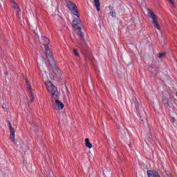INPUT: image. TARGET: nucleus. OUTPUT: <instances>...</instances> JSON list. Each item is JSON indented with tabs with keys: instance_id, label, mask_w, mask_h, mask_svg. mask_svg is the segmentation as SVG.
<instances>
[{
	"instance_id": "1",
	"label": "nucleus",
	"mask_w": 177,
	"mask_h": 177,
	"mask_svg": "<svg viewBox=\"0 0 177 177\" xmlns=\"http://www.w3.org/2000/svg\"><path fill=\"white\" fill-rule=\"evenodd\" d=\"M44 46L45 55L49 63V65L50 66L51 68H53L54 73L57 74V75H60V69L57 68V66H56V62L53 59V55L52 54V52L50 51V50H49V46H48V45H46Z\"/></svg>"
},
{
	"instance_id": "2",
	"label": "nucleus",
	"mask_w": 177,
	"mask_h": 177,
	"mask_svg": "<svg viewBox=\"0 0 177 177\" xmlns=\"http://www.w3.org/2000/svg\"><path fill=\"white\" fill-rule=\"evenodd\" d=\"M47 86V91L50 95L52 99H59L60 97V93L57 91V87L53 85L50 82L48 81L46 82Z\"/></svg>"
},
{
	"instance_id": "3",
	"label": "nucleus",
	"mask_w": 177,
	"mask_h": 177,
	"mask_svg": "<svg viewBox=\"0 0 177 177\" xmlns=\"http://www.w3.org/2000/svg\"><path fill=\"white\" fill-rule=\"evenodd\" d=\"M72 27L77 35L80 37V38H84V32L81 31L82 28V24L81 22V19H80V15H78L77 19L73 20Z\"/></svg>"
},
{
	"instance_id": "4",
	"label": "nucleus",
	"mask_w": 177,
	"mask_h": 177,
	"mask_svg": "<svg viewBox=\"0 0 177 177\" xmlns=\"http://www.w3.org/2000/svg\"><path fill=\"white\" fill-rule=\"evenodd\" d=\"M147 12L149 17L152 19V24L153 25V27L160 31V30H161V27H160V24H158L157 15L149 8H147Z\"/></svg>"
},
{
	"instance_id": "5",
	"label": "nucleus",
	"mask_w": 177,
	"mask_h": 177,
	"mask_svg": "<svg viewBox=\"0 0 177 177\" xmlns=\"http://www.w3.org/2000/svg\"><path fill=\"white\" fill-rule=\"evenodd\" d=\"M24 80L26 82V88L28 89V92L29 93V97H30V102L32 103L35 100L34 92L32 91V87H31V84L30 82L27 79V77H24Z\"/></svg>"
},
{
	"instance_id": "6",
	"label": "nucleus",
	"mask_w": 177,
	"mask_h": 177,
	"mask_svg": "<svg viewBox=\"0 0 177 177\" xmlns=\"http://www.w3.org/2000/svg\"><path fill=\"white\" fill-rule=\"evenodd\" d=\"M51 102L53 103V107H54L55 110H63V109H64V104L59 100V98H53Z\"/></svg>"
},
{
	"instance_id": "7",
	"label": "nucleus",
	"mask_w": 177,
	"mask_h": 177,
	"mask_svg": "<svg viewBox=\"0 0 177 177\" xmlns=\"http://www.w3.org/2000/svg\"><path fill=\"white\" fill-rule=\"evenodd\" d=\"M67 6L68 9H70V10L72 12V13L75 15V16H77V17L80 16V13L78 12V9L77 8V6L75 5V3L71 1H68Z\"/></svg>"
},
{
	"instance_id": "8",
	"label": "nucleus",
	"mask_w": 177,
	"mask_h": 177,
	"mask_svg": "<svg viewBox=\"0 0 177 177\" xmlns=\"http://www.w3.org/2000/svg\"><path fill=\"white\" fill-rule=\"evenodd\" d=\"M8 127L10 129V140L12 143H15V145H16V135L15 134V128L12 127V123H10V122H8Z\"/></svg>"
},
{
	"instance_id": "9",
	"label": "nucleus",
	"mask_w": 177,
	"mask_h": 177,
	"mask_svg": "<svg viewBox=\"0 0 177 177\" xmlns=\"http://www.w3.org/2000/svg\"><path fill=\"white\" fill-rule=\"evenodd\" d=\"M10 2L12 3V7L17 13L18 19H20V8L19 7V5H17L13 0H10Z\"/></svg>"
},
{
	"instance_id": "10",
	"label": "nucleus",
	"mask_w": 177,
	"mask_h": 177,
	"mask_svg": "<svg viewBox=\"0 0 177 177\" xmlns=\"http://www.w3.org/2000/svg\"><path fill=\"white\" fill-rule=\"evenodd\" d=\"M147 175H148V177H160V175L157 171H153L151 170L147 171Z\"/></svg>"
},
{
	"instance_id": "11",
	"label": "nucleus",
	"mask_w": 177,
	"mask_h": 177,
	"mask_svg": "<svg viewBox=\"0 0 177 177\" xmlns=\"http://www.w3.org/2000/svg\"><path fill=\"white\" fill-rule=\"evenodd\" d=\"M94 5L97 8V11L100 12V1L99 0H94Z\"/></svg>"
},
{
	"instance_id": "12",
	"label": "nucleus",
	"mask_w": 177,
	"mask_h": 177,
	"mask_svg": "<svg viewBox=\"0 0 177 177\" xmlns=\"http://www.w3.org/2000/svg\"><path fill=\"white\" fill-rule=\"evenodd\" d=\"M42 41H43V45L44 46H46V45H48V44H50V41L49 40V39H48L46 37H42Z\"/></svg>"
},
{
	"instance_id": "13",
	"label": "nucleus",
	"mask_w": 177,
	"mask_h": 177,
	"mask_svg": "<svg viewBox=\"0 0 177 177\" xmlns=\"http://www.w3.org/2000/svg\"><path fill=\"white\" fill-rule=\"evenodd\" d=\"M85 145H86V147H87L88 149H92V144L89 141V138L85 139Z\"/></svg>"
},
{
	"instance_id": "14",
	"label": "nucleus",
	"mask_w": 177,
	"mask_h": 177,
	"mask_svg": "<svg viewBox=\"0 0 177 177\" xmlns=\"http://www.w3.org/2000/svg\"><path fill=\"white\" fill-rule=\"evenodd\" d=\"M162 103L163 104H165V106H167L168 107H169V101L168 100V99L167 98L163 99Z\"/></svg>"
},
{
	"instance_id": "15",
	"label": "nucleus",
	"mask_w": 177,
	"mask_h": 177,
	"mask_svg": "<svg viewBox=\"0 0 177 177\" xmlns=\"http://www.w3.org/2000/svg\"><path fill=\"white\" fill-rule=\"evenodd\" d=\"M135 106H136V109L137 110L139 109V107H141V106H140V101H139L138 100H136Z\"/></svg>"
},
{
	"instance_id": "16",
	"label": "nucleus",
	"mask_w": 177,
	"mask_h": 177,
	"mask_svg": "<svg viewBox=\"0 0 177 177\" xmlns=\"http://www.w3.org/2000/svg\"><path fill=\"white\" fill-rule=\"evenodd\" d=\"M165 55H167L166 53H160L159 55H158V58L159 59H164V57H165Z\"/></svg>"
},
{
	"instance_id": "17",
	"label": "nucleus",
	"mask_w": 177,
	"mask_h": 177,
	"mask_svg": "<svg viewBox=\"0 0 177 177\" xmlns=\"http://www.w3.org/2000/svg\"><path fill=\"white\" fill-rule=\"evenodd\" d=\"M32 125L35 129V131H38V124L35 122H32Z\"/></svg>"
},
{
	"instance_id": "18",
	"label": "nucleus",
	"mask_w": 177,
	"mask_h": 177,
	"mask_svg": "<svg viewBox=\"0 0 177 177\" xmlns=\"http://www.w3.org/2000/svg\"><path fill=\"white\" fill-rule=\"evenodd\" d=\"M73 53H75V56H80V54L78 53V50L77 49L74 48L73 49Z\"/></svg>"
},
{
	"instance_id": "19",
	"label": "nucleus",
	"mask_w": 177,
	"mask_h": 177,
	"mask_svg": "<svg viewBox=\"0 0 177 177\" xmlns=\"http://www.w3.org/2000/svg\"><path fill=\"white\" fill-rule=\"evenodd\" d=\"M111 16H112V17H115V16H116L115 12H111Z\"/></svg>"
},
{
	"instance_id": "20",
	"label": "nucleus",
	"mask_w": 177,
	"mask_h": 177,
	"mask_svg": "<svg viewBox=\"0 0 177 177\" xmlns=\"http://www.w3.org/2000/svg\"><path fill=\"white\" fill-rule=\"evenodd\" d=\"M169 2H170V3H171V5H173V6H175V4L174 3V1L172 0H168Z\"/></svg>"
},
{
	"instance_id": "21",
	"label": "nucleus",
	"mask_w": 177,
	"mask_h": 177,
	"mask_svg": "<svg viewBox=\"0 0 177 177\" xmlns=\"http://www.w3.org/2000/svg\"><path fill=\"white\" fill-rule=\"evenodd\" d=\"M172 121L173 122H175V121H176V119H175V118H172Z\"/></svg>"
},
{
	"instance_id": "22",
	"label": "nucleus",
	"mask_w": 177,
	"mask_h": 177,
	"mask_svg": "<svg viewBox=\"0 0 177 177\" xmlns=\"http://www.w3.org/2000/svg\"><path fill=\"white\" fill-rule=\"evenodd\" d=\"M9 75V73L5 72V75Z\"/></svg>"
},
{
	"instance_id": "23",
	"label": "nucleus",
	"mask_w": 177,
	"mask_h": 177,
	"mask_svg": "<svg viewBox=\"0 0 177 177\" xmlns=\"http://www.w3.org/2000/svg\"><path fill=\"white\" fill-rule=\"evenodd\" d=\"M176 95L177 96V92L176 93Z\"/></svg>"
},
{
	"instance_id": "24",
	"label": "nucleus",
	"mask_w": 177,
	"mask_h": 177,
	"mask_svg": "<svg viewBox=\"0 0 177 177\" xmlns=\"http://www.w3.org/2000/svg\"><path fill=\"white\" fill-rule=\"evenodd\" d=\"M141 121H143V119H142Z\"/></svg>"
}]
</instances>
